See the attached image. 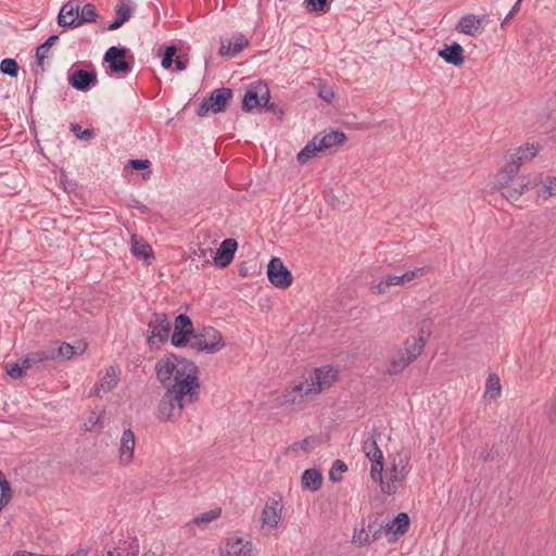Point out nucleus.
<instances>
[{
    "label": "nucleus",
    "instance_id": "nucleus-1",
    "mask_svg": "<svg viewBox=\"0 0 556 556\" xmlns=\"http://www.w3.org/2000/svg\"><path fill=\"white\" fill-rule=\"evenodd\" d=\"M155 374L165 390L176 389L189 394V397L199 399V368L193 362L169 354L156 362Z\"/></svg>",
    "mask_w": 556,
    "mask_h": 556
},
{
    "label": "nucleus",
    "instance_id": "nucleus-2",
    "mask_svg": "<svg viewBox=\"0 0 556 556\" xmlns=\"http://www.w3.org/2000/svg\"><path fill=\"white\" fill-rule=\"evenodd\" d=\"M338 371L332 367H320L314 370L309 381L294 384L291 390H287L277 399L278 405H295L313 400L316 395L326 389H329L337 380Z\"/></svg>",
    "mask_w": 556,
    "mask_h": 556
},
{
    "label": "nucleus",
    "instance_id": "nucleus-3",
    "mask_svg": "<svg viewBox=\"0 0 556 556\" xmlns=\"http://www.w3.org/2000/svg\"><path fill=\"white\" fill-rule=\"evenodd\" d=\"M426 344V338L419 336L413 337L404 342L391 356L387 367V374L390 376L401 374L410 363H413L422 352Z\"/></svg>",
    "mask_w": 556,
    "mask_h": 556
},
{
    "label": "nucleus",
    "instance_id": "nucleus-4",
    "mask_svg": "<svg viewBox=\"0 0 556 556\" xmlns=\"http://www.w3.org/2000/svg\"><path fill=\"white\" fill-rule=\"evenodd\" d=\"M198 399L189 397V394L174 390H165L157 406V418L161 421H174L181 416L187 404Z\"/></svg>",
    "mask_w": 556,
    "mask_h": 556
},
{
    "label": "nucleus",
    "instance_id": "nucleus-5",
    "mask_svg": "<svg viewBox=\"0 0 556 556\" xmlns=\"http://www.w3.org/2000/svg\"><path fill=\"white\" fill-rule=\"evenodd\" d=\"M188 343L191 349L207 354L217 353L225 346L222 333L213 327L202 328V330L193 334Z\"/></svg>",
    "mask_w": 556,
    "mask_h": 556
},
{
    "label": "nucleus",
    "instance_id": "nucleus-6",
    "mask_svg": "<svg viewBox=\"0 0 556 556\" xmlns=\"http://www.w3.org/2000/svg\"><path fill=\"white\" fill-rule=\"evenodd\" d=\"M380 437L381 433L377 429H372L363 441V451L371 462L370 475L374 481H381L383 472V455L378 446Z\"/></svg>",
    "mask_w": 556,
    "mask_h": 556
},
{
    "label": "nucleus",
    "instance_id": "nucleus-7",
    "mask_svg": "<svg viewBox=\"0 0 556 556\" xmlns=\"http://www.w3.org/2000/svg\"><path fill=\"white\" fill-rule=\"evenodd\" d=\"M381 516H369L367 520L363 519L358 527L354 529L353 543L359 546H366L379 539L381 531L384 530V523L379 520Z\"/></svg>",
    "mask_w": 556,
    "mask_h": 556
},
{
    "label": "nucleus",
    "instance_id": "nucleus-8",
    "mask_svg": "<svg viewBox=\"0 0 556 556\" xmlns=\"http://www.w3.org/2000/svg\"><path fill=\"white\" fill-rule=\"evenodd\" d=\"M270 91L265 83H257L251 86L244 93L242 100V110L245 112H252L253 110H262L266 108L271 110L274 103H269Z\"/></svg>",
    "mask_w": 556,
    "mask_h": 556
},
{
    "label": "nucleus",
    "instance_id": "nucleus-9",
    "mask_svg": "<svg viewBox=\"0 0 556 556\" xmlns=\"http://www.w3.org/2000/svg\"><path fill=\"white\" fill-rule=\"evenodd\" d=\"M232 98V90L227 87L214 89L210 97L204 99L197 110L200 117L207 115L210 111L213 113H222L226 110L228 102Z\"/></svg>",
    "mask_w": 556,
    "mask_h": 556
},
{
    "label": "nucleus",
    "instance_id": "nucleus-10",
    "mask_svg": "<svg viewBox=\"0 0 556 556\" xmlns=\"http://www.w3.org/2000/svg\"><path fill=\"white\" fill-rule=\"evenodd\" d=\"M408 457L406 455L399 454L394 459L393 465L390 469L389 481L384 482L383 477L381 481H378L381 486V491L386 494H394L397 490L399 484L406 478L408 475Z\"/></svg>",
    "mask_w": 556,
    "mask_h": 556
},
{
    "label": "nucleus",
    "instance_id": "nucleus-11",
    "mask_svg": "<svg viewBox=\"0 0 556 556\" xmlns=\"http://www.w3.org/2000/svg\"><path fill=\"white\" fill-rule=\"evenodd\" d=\"M148 343L152 348L167 341L172 324L165 313H154L148 324Z\"/></svg>",
    "mask_w": 556,
    "mask_h": 556
},
{
    "label": "nucleus",
    "instance_id": "nucleus-12",
    "mask_svg": "<svg viewBox=\"0 0 556 556\" xmlns=\"http://www.w3.org/2000/svg\"><path fill=\"white\" fill-rule=\"evenodd\" d=\"M195 333L193 323L186 314H179L175 319L172 344L176 348H184Z\"/></svg>",
    "mask_w": 556,
    "mask_h": 556
},
{
    "label": "nucleus",
    "instance_id": "nucleus-13",
    "mask_svg": "<svg viewBox=\"0 0 556 556\" xmlns=\"http://www.w3.org/2000/svg\"><path fill=\"white\" fill-rule=\"evenodd\" d=\"M267 277L277 288L286 289L291 286L293 277L279 257H273L267 266Z\"/></svg>",
    "mask_w": 556,
    "mask_h": 556
},
{
    "label": "nucleus",
    "instance_id": "nucleus-14",
    "mask_svg": "<svg viewBox=\"0 0 556 556\" xmlns=\"http://www.w3.org/2000/svg\"><path fill=\"white\" fill-rule=\"evenodd\" d=\"M126 54V48L113 46L105 51L103 61L109 64V68L112 73L128 74L131 71V66L127 61H125Z\"/></svg>",
    "mask_w": 556,
    "mask_h": 556
},
{
    "label": "nucleus",
    "instance_id": "nucleus-15",
    "mask_svg": "<svg viewBox=\"0 0 556 556\" xmlns=\"http://www.w3.org/2000/svg\"><path fill=\"white\" fill-rule=\"evenodd\" d=\"M98 83L96 71H86L83 68L73 70L68 75V84L79 91H88Z\"/></svg>",
    "mask_w": 556,
    "mask_h": 556
},
{
    "label": "nucleus",
    "instance_id": "nucleus-16",
    "mask_svg": "<svg viewBox=\"0 0 556 556\" xmlns=\"http://www.w3.org/2000/svg\"><path fill=\"white\" fill-rule=\"evenodd\" d=\"M81 0H70L63 4L58 16V23L62 27H77Z\"/></svg>",
    "mask_w": 556,
    "mask_h": 556
},
{
    "label": "nucleus",
    "instance_id": "nucleus-17",
    "mask_svg": "<svg viewBox=\"0 0 556 556\" xmlns=\"http://www.w3.org/2000/svg\"><path fill=\"white\" fill-rule=\"evenodd\" d=\"M426 269L424 267L415 268L414 270H408L400 276L397 275H389L384 277L379 285L377 286L378 293H383L389 287L392 286H404L407 282H410L417 277H420L425 274Z\"/></svg>",
    "mask_w": 556,
    "mask_h": 556
},
{
    "label": "nucleus",
    "instance_id": "nucleus-18",
    "mask_svg": "<svg viewBox=\"0 0 556 556\" xmlns=\"http://www.w3.org/2000/svg\"><path fill=\"white\" fill-rule=\"evenodd\" d=\"M121 370L116 367L110 366L105 369L104 375L100 376L99 381L96 383L94 389L90 395L101 396V392L108 393L113 390L119 381Z\"/></svg>",
    "mask_w": 556,
    "mask_h": 556
},
{
    "label": "nucleus",
    "instance_id": "nucleus-19",
    "mask_svg": "<svg viewBox=\"0 0 556 556\" xmlns=\"http://www.w3.org/2000/svg\"><path fill=\"white\" fill-rule=\"evenodd\" d=\"M237 248L238 242L235 239H225L213 256L215 266L227 267L232 262Z\"/></svg>",
    "mask_w": 556,
    "mask_h": 556
},
{
    "label": "nucleus",
    "instance_id": "nucleus-20",
    "mask_svg": "<svg viewBox=\"0 0 556 556\" xmlns=\"http://www.w3.org/2000/svg\"><path fill=\"white\" fill-rule=\"evenodd\" d=\"M282 505L279 501L270 500L265 504L262 511V523L276 528L281 519Z\"/></svg>",
    "mask_w": 556,
    "mask_h": 556
},
{
    "label": "nucleus",
    "instance_id": "nucleus-21",
    "mask_svg": "<svg viewBox=\"0 0 556 556\" xmlns=\"http://www.w3.org/2000/svg\"><path fill=\"white\" fill-rule=\"evenodd\" d=\"M135 434L131 429L124 430L119 441V460L123 465H128L134 458Z\"/></svg>",
    "mask_w": 556,
    "mask_h": 556
},
{
    "label": "nucleus",
    "instance_id": "nucleus-22",
    "mask_svg": "<svg viewBox=\"0 0 556 556\" xmlns=\"http://www.w3.org/2000/svg\"><path fill=\"white\" fill-rule=\"evenodd\" d=\"M438 54L446 63L452 64L454 66H460L465 61L464 49L457 42H453L452 45H445L442 50H439Z\"/></svg>",
    "mask_w": 556,
    "mask_h": 556
},
{
    "label": "nucleus",
    "instance_id": "nucleus-23",
    "mask_svg": "<svg viewBox=\"0 0 556 556\" xmlns=\"http://www.w3.org/2000/svg\"><path fill=\"white\" fill-rule=\"evenodd\" d=\"M223 556H252V543L238 536L229 538Z\"/></svg>",
    "mask_w": 556,
    "mask_h": 556
},
{
    "label": "nucleus",
    "instance_id": "nucleus-24",
    "mask_svg": "<svg viewBox=\"0 0 556 556\" xmlns=\"http://www.w3.org/2000/svg\"><path fill=\"white\" fill-rule=\"evenodd\" d=\"M483 21L484 16H477L473 14L465 15L458 21L456 30L465 35L476 36L479 33Z\"/></svg>",
    "mask_w": 556,
    "mask_h": 556
},
{
    "label": "nucleus",
    "instance_id": "nucleus-25",
    "mask_svg": "<svg viewBox=\"0 0 556 556\" xmlns=\"http://www.w3.org/2000/svg\"><path fill=\"white\" fill-rule=\"evenodd\" d=\"M249 45L248 39L242 34H236L228 41V45L222 42L219 53L223 56H233L241 52Z\"/></svg>",
    "mask_w": 556,
    "mask_h": 556
},
{
    "label": "nucleus",
    "instance_id": "nucleus-26",
    "mask_svg": "<svg viewBox=\"0 0 556 556\" xmlns=\"http://www.w3.org/2000/svg\"><path fill=\"white\" fill-rule=\"evenodd\" d=\"M315 138L318 141V147L321 151L338 147L346 140L345 134L340 130H332L325 135L319 134L315 136Z\"/></svg>",
    "mask_w": 556,
    "mask_h": 556
},
{
    "label": "nucleus",
    "instance_id": "nucleus-27",
    "mask_svg": "<svg viewBox=\"0 0 556 556\" xmlns=\"http://www.w3.org/2000/svg\"><path fill=\"white\" fill-rule=\"evenodd\" d=\"M518 165L515 163H510L509 161L506 165L497 173L495 178L496 186L502 190L504 188H508L511 182H514L517 174H518Z\"/></svg>",
    "mask_w": 556,
    "mask_h": 556
},
{
    "label": "nucleus",
    "instance_id": "nucleus-28",
    "mask_svg": "<svg viewBox=\"0 0 556 556\" xmlns=\"http://www.w3.org/2000/svg\"><path fill=\"white\" fill-rule=\"evenodd\" d=\"M132 13V8L128 0H121L115 8L116 18L108 26V30H115L127 22Z\"/></svg>",
    "mask_w": 556,
    "mask_h": 556
},
{
    "label": "nucleus",
    "instance_id": "nucleus-29",
    "mask_svg": "<svg viewBox=\"0 0 556 556\" xmlns=\"http://www.w3.org/2000/svg\"><path fill=\"white\" fill-rule=\"evenodd\" d=\"M539 150V144L527 143L526 146L518 148L515 154L510 155L509 162L517 164L519 169L523 163L531 161L536 155Z\"/></svg>",
    "mask_w": 556,
    "mask_h": 556
},
{
    "label": "nucleus",
    "instance_id": "nucleus-30",
    "mask_svg": "<svg viewBox=\"0 0 556 556\" xmlns=\"http://www.w3.org/2000/svg\"><path fill=\"white\" fill-rule=\"evenodd\" d=\"M409 526V517L406 513H400L393 521L384 525V530L392 532L395 536L403 535L407 532Z\"/></svg>",
    "mask_w": 556,
    "mask_h": 556
},
{
    "label": "nucleus",
    "instance_id": "nucleus-31",
    "mask_svg": "<svg viewBox=\"0 0 556 556\" xmlns=\"http://www.w3.org/2000/svg\"><path fill=\"white\" fill-rule=\"evenodd\" d=\"M323 484V475L319 470L309 468L302 475V485L309 491H318Z\"/></svg>",
    "mask_w": 556,
    "mask_h": 556
},
{
    "label": "nucleus",
    "instance_id": "nucleus-32",
    "mask_svg": "<svg viewBox=\"0 0 556 556\" xmlns=\"http://www.w3.org/2000/svg\"><path fill=\"white\" fill-rule=\"evenodd\" d=\"M131 251L137 258H153V251L151 245L146 241L138 239L136 236L131 237Z\"/></svg>",
    "mask_w": 556,
    "mask_h": 556
},
{
    "label": "nucleus",
    "instance_id": "nucleus-33",
    "mask_svg": "<svg viewBox=\"0 0 556 556\" xmlns=\"http://www.w3.org/2000/svg\"><path fill=\"white\" fill-rule=\"evenodd\" d=\"M317 152H321V149L318 147V141L314 137L299 153H298V162L300 164H305L308 160L317 154Z\"/></svg>",
    "mask_w": 556,
    "mask_h": 556
},
{
    "label": "nucleus",
    "instance_id": "nucleus-34",
    "mask_svg": "<svg viewBox=\"0 0 556 556\" xmlns=\"http://www.w3.org/2000/svg\"><path fill=\"white\" fill-rule=\"evenodd\" d=\"M59 40L58 35H51L43 43L36 49V58L39 66H43V60L47 58L49 49Z\"/></svg>",
    "mask_w": 556,
    "mask_h": 556
},
{
    "label": "nucleus",
    "instance_id": "nucleus-35",
    "mask_svg": "<svg viewBox=\"0 0 556 556\" xmlns=\"http://www.w3.org/2000/svg\"><path fill=\"white\" fill-rule=\"evenodd\" d=\"M501 394L500 378L495 374H491L486 379L484 396L491 400L496 399Z\"/></svg>",
    "mask_w": 556,
    "mask_h": 556
},
{
    "label": "nucleus",
    "instance_id": "nucleus-36",
    "mask_svg": "<svg viewBox=\"0 0 556 556\" xmlns=\"http://www.w3.org/2000/svg\"><path fill=\"white\" fill-rule=\"evenodd\" d=\"M518 187H520V190H515V188L509 185L508 188H504L502 189V195L507 199L508 201H516L518 200L521 194L523 193L525 189L527 188L528 184L525 182V179L523 178H517V184H516Z\"/></svg>",
    "mask_w": 556,
    "mask_h": 556
},
{
    "label": "nucleus",
    "instance_id": "nucleus-37",
    "mask_svg": "<svg viewBox=\"0 0 556 556\" xmlns=\"http://www.w3.org/2000/svg\"><path fill=\"white\" fill-rule=\"evenodd\" d=\"M98 14L96 11V7L91 3H86L84 5L80 4L79 10V17L77 18V22H79V25L85 23H91L96 22Z\"/></svg>",
    "mask_w": 556,
    "mask_h": 556
},
{
    "label": "nucleus",
    "instance_id": "nucleus-38",
    "mask_svg": "<svg viewBox=\"0 0 556 556\" xmlns=\"http://www.w3.org/2000/svg\"><path fill=\"white\" fill-rule=\"evenodd\" d=\"M20 66L14 59H3L0 63V71L4 75H9L10 77H17Z\"/></svg>",
    "mask_w": 556,
    "mask_h": 556
},
{
    "label": "nucleus",
    "instance_id": "nucleus-39",
    "mask_svg": "<svg viewBox=\"0 0 556 556\" xmlns=\"http://www.w3.org/2000/svg\"><path fill=\"white\" fill-rule=\"evenodd\" d=\"M346 470L348 465L341 459H336L329 472V479L333 482H339L342 479L341 473L345 472Z\"/></svg>",
    "mask_w": 556,
    "mask_h": 556
},
{
    "label": "nucleus",
    "instance_id": "nucleus-40",
    "mask_svg": "<svg viewBox=\"0 0 556 556\" xmlns=\"http://www.w3.org/2000/svg\"><path fill=\"white\" fill-rule=\"evenodd\" d=\"M220 516V509H212L205 511L193 519V522L198 526L206 525Z\"/></svg>",
    "mask_w": 556,
    "mask_h": 556
},
{
    "label": "nucleus",
    "instance_id": "nucleus-41",
    "mask_svg": "<svg viewBox=\"0 0 556 556\" xmlns=\"http://www.w3.org/2000/svg\"><path fill=\"white\" fill-rule=\"evenodd\" d=\"M540 197L547 199L548 197L556 195V178H551L546 184H543L539 189Z\"/></svg>",
    "mask_w": 556,
    "mask_h": 556
},
{
    "label": "nucleus",
    "instance_id": "nucleus-42",
    "mask_svg": "<svg viewBox=\"0 0 556 556\" xmlns=\"http://www.w3.org/2000/svg\"><path fill=\"white\" fill-rule=\"evenodd\" d=\"M4 369L7 371V374L11 377V378H14V379H18L21 378L25 370L21 364V362H16V363H7L4 365Z\"/></svg>",
    "mask_w": 556,
    "mask_h": 556
},
{
    "label": "nucleus",
    "instance_id": "nucleus-43",
    "mask_svg": "<svg viewBox=\"0 0 556 556\" xmlns=\"http://www.w3.org/2000/svg\"><path fill=\"white\" fill-rule=\"evenodd\" d=\"M34 357H36L37 364L55 359L56 358L55 348H49L45 351L34 352Z\"/></svg>",
    "mask_w": 556,
    "mask_h": 556
},
{
    "label": "nucleus",
    "instance_id": "nucleus-44",
    "mask_svg": "<svg viewBox=\"0 0 556 556\" xmlns=\"http://www.w3.org/2000/svg\"><path fill=\"white\" fill-rule=\"evenodd\" d=\"M71 131L74 132V135L78 138V139H83V140H89L93 137V129H85V130H81V127L80 125L76 124V123H73L71 124Z\"/></svg>",
    "mask_w": 556,
    "mask_h": 556
},
{
    "label": "nucleus",
    "instance_id": "nucleus-45",
    "mask_svg": "<svg viewBox=\"0 0 556 556\" xmlns=\"http://www.w3.org/2000/svg\"><path fill=\"white\" fill-rule=\"evenodd\" d=\"M56 351V357H62L65 359L71 358L74 354H76L75 348L70 343L63 342L60 344Z\"/></svg>",
    "mask_w": 556,
    "mask_h": 556
},
{
    "label": "nucleus",
    "instance_id": "nucleus-46",
    "mask_svg": "<svg viewBox=\"0 0 556 556\" xmlns=\"http://www.w3.org/2000/svg\"><path fill=\"white\" fill-rule=\"evenodd\" d=\"M306 2L311 12H327L330 7L327 0H306Z\"/></svg>",
    "mask_w": 556,
    "mask_h": 556
},
{
    "label": "nucleus",
    "instance_id": "nucleus-47",
    "mask_svg": "<svg viewBox=\"0 0 556 556\" xmlns=\"http://www.w3.org/2000/svg\"><path fill=\"white\" fill-rule=\"evenodd\" d=\"M101 418H102V414L97 415L94 412H91L88 419L84 422V429L86 431L96 430L97 426L100 425Z\"/></svg>",
    "mask_w": 556,
    "mask_h": 556
},
{
    "label": "nucleus",
    "instance_id": "nucleus-48",
    "mask_svg": "<svg viewBox=\"0 0 556 556\" xmlns=\"http://www.w3.org/2000/svg\"><path fill=\"white\" fill-rule=\"evenodd\" d=\"M213 250L211 248H201L195 249L192 254L194 257L199 260H203L204 263H210V258L213 256Z\"/></svg>",
    "mask_w": 556,
    "mask_h": 556
},
{
    "label": "nucleus",
    "instance_id": "nucleus-49",
    "mask_svg": "<svg viewBox=\"0 0 556 556\" xmlns=\"http://www.w3.org/2000/svg\"><path fill=\"white\" fill-rule=\"evenodd\" d=\"M318 96L327 103H330L332 101V99L334 98V92L330 86L319 85Z\"/></svg>",
    "mask_w": 556,
    "mask_h": 556
},
{
    "label": "nucleus",
    "instance_id": "nucleus-50",
    "mask_svg": "<svg viewBox=\"0 0 556 556\" xmlns=\"http://www.w3.org/2000/svg\"><path fill=\"white\" fill-rule=\"evenodd\" d=\"M128 165L132 169L143 170L150 168L151 162L149 160L131 159L128 161Z\"/></svg>",
    "mask_w": 556,
    "mask_h": 556
},
{
    "label": "nucleus",
    "instance_id": "nucleus-51",
    "mask_svg": "<svg viewBox=\"0 0 556 556\" xmlns=\"http://www.w3.org/2000/svg\"><path fill=\"white\" fill-rule=\"evenodd\" d=\"M313 439L312 438H305L299 442H295L293 445H292V450L293 451H298V450H302L304 451L305 453H308L309 452V446H311V441Z\"/></svg>",
    "mask_w": 556,
    "mask_h": 556
},
{
    "label": "nucleus",
    "instance_id": "nucleus-52",
    "mask_svg": "<svg viewBox=\"0 0 556 556\" xmlns=\"http://www.w3.org/2000/svg\"><path fill=\"white\" fill-rule=\"evenodd\" d=\"M21 364L26 371L27 369L31 368L35 365H38L36 362V357H34V352L28 353L24 358H22Z\"/></svg>",
    "mask_w": 556,
    "mask_h": 556
},
{
    "label": "nucleus",
    "instance_id": "nucleus-53",
    "mask_svg": "<svg viewBox=\"0 0 556 556\" xmlns=\"http://www.w3.org/2000/svg\"><path fill=\"white\" fill-rule=\"evenodd\" d=\"M421 333L420 336L425 337L426 340L429 338L431 333V321L430 320H424L421 324Z\"/></svg>",
    "mask_w": 556,
    "mask_h": 556
},
{
    "label": "nucleus",
    "instance_id": "nucleus-54",
    "mask_svg": "<svg viewBox=\"0 0 556 556\" xmlns=\"http://www.w3.org/2000/svg\"><path fill=\"white\" fill-rule=\"evenodd\" d=\"M520 3L518 0L517 2L513 5L511 10L509 11V13L506 15V17L504 18L503 23H502V26H504V24L509 20L520 9Z\"/></svg>",
    "mask_w": 556,
    "mask_h": 556
},
{
    "label": "nucleus",
    "instance_id": "nucleus-55",
    "mask_svg": "<svg viewBox=\"0 0 556 556\" xmlns=\"http://www.w3.org/2000/svg\"><path fill=\"white\" fill-rule=\"evenodd\" d=\"M175 65L177 71H184L187 67V60H182L180 56H177Z\"/></svg>",
    "mask_w": 556,
    "mask_h": 556
},
{
    "label": "nucleus",
    "instance_id": "nucleus-56",
    "mask_svg": "<svg viewBox=\"0 0 556 556\" xmlns=\"http://www.w3.org/2000/svg\"><path fill=\"white\" fill-rule=\"evenodd\" d=\"M176 52H177V48L175 46H168L165 49L164 55L174 59Z\"/></svg>",
    "mask_w": 556,
    "mask_h": 556
},
{
    "label": "nucleus",
    "instance_id": "nucleus-57",
    "mask_svg": "<svg viewBox=\"0 0 556 556\" xmlns=\"http://www.w3.org/2000/svg\"><path fill=\"white\" fill-rule=\"evenodd\" d=\"M174 62V59L169 58V56H165L163 55V59H162V66L166 70L170 68L172 64Z\"/></svg>",
    "mask_w": 556,
    "mask_h": 556
},
{
    "label": "nucleus",
    "instance_id": "nucleus-58",
    "mask_svg": "<svg viewBox=\"0 0 556 556\" xmlns=\"http://www.w3.org/2000/svg\"><path fill=\"white\" fill-rule=\"evenodd\" d=\"M88 555V551L87 549H84V548H79L78 551H76L75 553L68 555V556H87Z\"/></svg>",
    "mask_w": 556,
    "mask_h": 556
},
{
    "label": "nucleus",
    "instance_id": "nucleus-59",
    "mask_svg": "<svg viewBox=\"0 0 556 556\" xmlns=\"http://www.w3.org/2000/svg\"><path fill=\"white\" fill-rule=\"evenodd\" d=\"M551 412L556 417V394L551 405Z\"/></svg>",
    "mask_w": 556,
    "mask_h": 556
},
{
    "label": "nucleus",
    "instance_id": "nucleus-60",
    "mask_svg": "<svg viewBox=\"0 0 556 556\" xmlns=\"http://www.w3.org/2000/svg\"><path fill=\"white\" fill-rule=\"evenodd\" d=\"M108 556H121L118 548H114L108 552Z\"/></svg>",
    "mask_w": 556,
    "mask_h": 556
},
{
    "label": "nucleus",
    "instance_id": "nucleus-61",
    "mask_svg": "<svg viewBox=\"0 0 556 556\" xmlns=\"http://www.w3.org/2000/svg\"><path fill=\"white\" fill-rule=\"evenodd\" d=\"M516 184L517 179H515L514 182H511V186L515 188V190H520V187H518Z\"/></svg>",
    "mask_w": 556,
    "mask_h": 556
},
{
    "label": "nucleus",
    "instance_id": "nucleus-62",
    "mask_svg": "<svg viewBox=\"0 0 556 556\" xmlns=\"http://www.w3.org/2000/svg\"><path fill=\"white\" fill-rule=\"evenodd\" d=\"M150 174H151V172L143 173V174H142V177H143L144 179H147V178H149Z\"/></svg>",
    "mask_w": 556,
    "mask_h": 556
},
{
    "label": "nucleus",
    "instance_id": "nucleus-63",
    "mask_svg": "<svg viewBox=\"0 0 556 556\" xmlns=\"http://www.w3.org/2000/svg\"><path fill=\"white\" fill-rule=\"evenodd\" d=\"M143 556H155L154 553H146Z\"/></svg>",
    "mask_w": 556,
    "mask_h": 556
},
{
    "label": "nucleus",
    "instance_id": "nucleus-64",
    "mask_svg": "<svg viewBox=\"0 0 556 556\" xmlns=\"http://www.w3.org/2000/svg\"><path fill=\"white\" fill-rule=\"evenodd\" d=\"M519 2H521L522 0H518Z\"/></svg>",
    "mask_w": 556,
    "mask_h": 556
}]
</instances>
